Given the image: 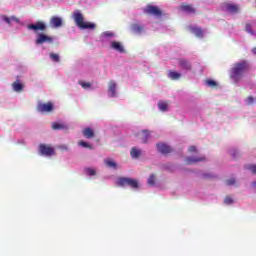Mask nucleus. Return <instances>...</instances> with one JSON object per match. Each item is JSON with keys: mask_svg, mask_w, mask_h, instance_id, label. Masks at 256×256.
<instances>
[{"mask_svg": "<svg viewBox=\"0 0 256 256\" xmlns=\"http://www.w3.org/2000/svg\"><path fill=\"white\" fill-rule=\"evenodd\" d=\"M253 103H256V98L253 96H248L246 99V105H253Z\"/></svg>", "mask_w": 256, "mask_h": 256, "instance_id": "7c9ffc66", "label": "nucleus"}, {"mask_svg": "<svg viewBox=\"0 0 256 256\" xmlns=\"http://www.w3.org/2000/svg\"><path fill=\"white\" fill-rule=\"evenodd\" d=\"M50 25L55 28H59L63 25V20L61 19V17L54 16L50 19Z\"/></svg>", "mask_w": 256, "mask_h": 256, "instance_id": "dca6fc26", "label": "nucleus"}, {"mask_svg": "<svg viewBox=\"0 0 256 256\" xmlns=\"http://www.w3.org/2000/svg\"><path fill=\"white\" fill-rule=\"evenodd\" d=\"M108 93L110 97H117V83L110 81L108 84Z\"/></svg>", "mask_w": 256, "mask_h": 256, "instance_id": "ddd939ff", "label": "nucleus"}, {"mask_svg": "<svg viewBox=\"0 0 256 256\" xmlns=\"http://www.w3.org/2000/svg\"><path fill=\"white\" fill-rule=\"evenodd\" d=\"M169 105L167 104V102H163V101H160L158 102V108L160 109V111H167Z\"/></svg>", "mask_w": 256, "mask_h": 256, "instance_id": "a878e982", "label": "nucleus"}, {"mask_svg": "<svg viewBox=\"0 0 256 256\" xmlns=\"http://www.w3.org/2000/svg\"><path fill=\"white\" fill-rule=\"evenodd\" d=\"M178 65L184 71H191V69H192L191 62H189L188 60H185V59H179Z\"/></svg>", "mask_w": 256, "mask_h": 256, "instance_id": "f8f14e48", "label": "nucleus"}, {"mask_svg": "<svg viewBox=\"0 0 256 256\" xmlns=\"http://www.w3.org/2000/svg\"><path fill=\"white\" fill-rule=\"evenodd\" d=\"M235 183H236L235 178L226 180V185H228V186L235 185Z\"/></svg>", "mask_w": 256, "mask_h": 256, "instance_id": "e433bc0d", "label": "nucleus"}, {"mask_svg": "<svg viewBox=\"0 0 256 256\" xmlns=\"http://www.w3.org/2000/svg\"><path fill=\"white\" fill-rule=\"evenodd\" d=\"M36 109L39 113H51L53 111V103H39Z\"/></svg>", "mask_w": 256, "mask_h": 256, "instance_id": "0eeeda50", "label": "nucleus"}, {"mask_svg": "<svg viewBox=\"0 0 256 256\" xmlns=\"http://www.w3.org/2000/svg\"><path fill=\"white\" fill-rule=\"evenodd\" d=\"M78 145L80 147H84L85 149H93V146L91 144H89L88 142H85V141L78 142Z\"/></svg>", "mask_w": 256, "mask_h": 256, "instance_id": "cd10ccee", "label": "nucleus"}, {"mask_svg": "<svg viewBox=\"0 0 256 256\" xmlns=\"http://www.w3.org/2000/svg\"><path fill=\"white\" fill-rule=\"evenodd\" d=\"M130 155L133 159H139V157H141V150L133 147L130 151Z\"/></svg>", "mask_w": 256, "mask_h": 256, "instance_id": "4be33fe9", "label": "nucleus"}, {"mask_svg": "<svg viewBox=\"0 0 256 256\" xmlns=\"http://www.w3.org/2000/svg\"><path fill=\"white\" fill-rule=\"evenodd\" d=\"M82 135L86 139H93V137H95V132L92 130L91 127H86L82 130Z\"/></svg>", "mask_w": 256, "mask_h": 256, "instance_id": "f3484780", "label": "nucleus"}, {"mask_svg": "<svg viewBox=\"0 0 256 256\" xmlns=\"http://www.w3.org/2000/svg\"><path fill=\"white\" fill-rule=\"evenodd\" d=\"M168 77L172 79V81H177V79H181V74L179 72H175L173 70L169 71Z\"/></svg>", "mask_w": 256, "mask_h": 256, "instance_id": "5701e85b", "label": "nucleus"}, {"mask_svg": "<svg viewBox=\"0 0 256 256\" xmlns=\"http://www.w3.org/2000/svg\"><path fill=\"white\" fill-rule=\"evenodd\" d=\"M140 141L141 143H147L149 141V137H151V134L148 132V130H143L140 134Z\"/></svg>", "mask_w": 256, "mask_h": 256, "instance_id": "412c9836", "label": "nucleus"}, {"mask_svg": "<svg viewBox=\"0 0 256 256\" xmlns=\"http://www.w3.org/2000/svg\"><path fill=\"white\" fill-rule=\"evenodd\" d=\"M104 163L105 165H107V167H110L111 169H117V163H115V161L111 159H106Z\"/></svg>", "mask_w": 256, "mask_h": 256, "instance_id": "b1692460", "label": "nucleus"}, {"mask_svg": "<svg viewBox=\"0 0 256 256\" xmlns=\"http://www.w3.org/2000/svg\"><path fill=\"white\" fill-rule=\"evenodd\" d=\"M79 85H81L83 89H90L91 87V83L89 82H79Z\"/></svg>", "mask_w": 256, "mask_h": 256, "instance_id": "f704fd0d", "label": "nucleus"}, {"mask_svg": "<svg viewBox=\"0 0 256 256\" xmlns=\"http://www.w3.org/2000/svg\"><path fill=\"white\" fill-rule=\"evenodd\" d=\"M245 169H247L248 171H251L253 175H256V164H247L245 166Z\"/></svg>", "mask_w": 256, "mask_h": 256, "instance_id": "bb28decb", "label": "nucleus"}, {"mask_svg": "<svg viewBox=\"0 0 256 256\" xmlns=\"http://www.w3.org/2000/svg\"><path fill=\"white\" fill-rule=\"evenodd\" d=\"M72 19H74L75 24L80 29H95L96 25L91 22H85V17H83V14L80 10H76L72 14Z\"/></svg>", "mask_w": 256, "mask_h": 256, "instance_id": "f03ea898", "label": "nucleus"}, {"mask_svg": "<svg viewBox=\"0 0 256 256\" xmlns=\"http://www.w3.org/2000/svg\"><path fill=\"white\" fill-rule=\"evenodd\" d=\"M156 147H157L159 153H162V155H167V154L173 152V149L170 148V146L165 143H158V144H156Z\"/></svg>", "mask_w": 256, "mask_h": 256, "instance_id": "9d476101", "label": "nucleus"}, {"mask_svg": "<svg viewBox=\"0 0 256 256\" xmlns=\"http://www.w3.org/2000/svg\"><path fill=\"white\" fill-rule=\"evenodd\" d=\"M85 173H86V175H89L90 177H93V175L96 174V171L93 168H86Z\"/></svg>", "mask_w": 256, "mask_h": 256, "instance_id": "2f4dec72", "label": "nucleus"}, {"mask_svg": "<svg viewBox=\"0 0 256 256\" xmlns=\"http://www.w3.org/2000/svg\"><path fill=\"white\" fill-rule=\"evenodd\" d=\"M180 11H183V13H188L189 15L195 14L197 10L193 7V4H188L183 2L180 7Z\"/></svg>", "mask_w": 256, "mask_h": 256, "instance_id": "6e6552de", "label": "nucleus"}, {"mask_svg": "<svg viewBox=\"0 0 256 256\" xmlns=\"http://www.w3.org/2000/svg\"><path fill=\"white\" fill-rule=\"evenodd\" d=\"M201 161H206L205 156L201 157H188L185 159L186 165H193V163H199Z\"/></svg>", "mask_w": 256, "mask_h": 256, "instance_id": "4468645a", "label": "nucleus"}, {"mask_svg": "<svg viewBox=\"0 0 256 256\" xmlns=\"http://www.w3.org/2000/svg\"><path fill=\"white\" fill-rule=\"evenodd\" d=\"M104 37H113V33L111 32H105Z\"/></svg>", "mask_w": 256, "mask_h": 256, "instance_id": "ea45409f", "label": "nucleus"}, {"mask_svg": "<svg viewBox=\"0 0 256 256\" xmlns=\"http://www.w3.org/2000/svg\"><path fill=\"white\" fill-rule=\"evenodd\" d=\"M249 69H250L249 62L245 60L241 62H237L231 70L230 77L234 81H239V79L243 77V74L249 71Z\"/></svg>", "mask_w": 256, "mask_h": 256, "instance_id": "f257e3e1", "label": "nucleus"}, {"mask_svg": "<svg viewBox=\"0 0 256 256\" xmlns=\"http://www.w3.org/2000/svg\"><path fill=\"white\" fill-rule=\"evenodd\" d=\"M148 185H155V174H151L148 178Z\"/></svg>", "mask_w": 256, "mask_h": 256, "instance_id": "473e14b6", "label": "nucleus"}, {"mask_svg": "<svg viewBox=\"0 0 256 256\" xmlns=\"http://www.w3.org/2000/svg\"><path fill=\"white\" fill-rule=\"evenodd\" d=\"M11 20H12V21H15L16 23H19V18L15 17V16H12V17H11Z\"/></svg>", "mask_w": 256, "mask_h": 256, "instance_id": "a19ab883", "label": "nucleus"}, {"mask_svg": "<svg viewBox=\"0 0 256 256\" xmlns=\"http://www.w3.org/2000/svg\"><path fill=\"white\" fill-rule=\"evenodd\" d=\"M252 187H254V189H256V181H254V182L252 183Z\"/></svg>", "mask_w": 256, "mask_h": 256, "instance_id": "79ce46f5", "label": "nucleus"}, {"mask_svg": "<svg viewBox=\"0 0 256 256\" xmlns=\"http://www.w3.org/2000/svg\"><path fill=\"white\" fill-rule=\"evenodd\" d=\"M39 153L44 155L45 157H51V155H55V149L50 145L40 144Z\"/></svg>", "mask_w": 256, "mask_h": 256, "instance_id": "423d86ee", "label": "nucleus"}, {"mask_svg": "<svg viewBox=\"0 0 256 256\" xmlns=\"http://www.w3.org/2000/svg\"><path fill=\"white\" fill-rule=\"evenodd\" d=\"M50 59H52V61H54L55 63H59V61H61L59 54L55 53L50 54Z\"/></svg>", "mask_w": 256, "mask_h": 256, "instance_id": "c756f323", "label": "nucleus"}, {"mask_svg": "<svg viewBox=\"0 0 256 256\" xmlns=\"http://www.w3.org/2000/svg\"><path fill=\"white\" fill-rule=\"evenodd\" d=\"M144 13H146V15H153L154 17H161V15H163V12L161 9H159V7L153 6L151 4L144 8Z\"/></svg>", "mask_w": 256, "mask_h": 256, "instance_id": "20e7f679", "label": "nucleus"}, {"mask_svg": "<svg viewBox=\"0 0 256 256\" xmlns=\"http://www.w3.org/2000/svg\"><path fill=\"white\" fill-rule=\"evenodd\" d=\"M23 84L21 83V80H16L14 83H12V89L16 93H21L23 91Z\"/></svg>", "mask_w": 256, "mask_h": 256, "instance_id": "a211bd4d", "label": "nucleus"}, {"mask_svg": "<svg viewBox=\"0 0 256 256\" xmlns=\"http://www.w3.org/2000/svg\"><path fill=\"white\" fill-rule=\"evenodd\" d=\"M236 155H237V152H234L233 157H236Z\"/></svg>", "mask_w": 256, "mask_h": 256, "instance_id": "c03bdc74", "label": "nucleus"}, {"mask_svg": "<svg viewBox=\"0 0 256 256\" xmlns=\"http://www.w3.org/2000/svg\"><path fill=\"white\" fill-rule=\"evenodd\" d=\"M27 29L30 31H45L47 29V25L45 23L38 21L36 24H30L27 26Z\"/></svg>", "mask_w": 256, "mask_h": 256, "instance_id": "1a4fd4ad", "label": "nucleus"}, {"mask_svg": "<svg viewBox=\"0 0 256 256\" xmlns=\"http://www.w3.org/2000/svg\"><path fill=\"white\" fill-rule=\"evenodd\" d=\"M226 7V11H228V13H239V6L237 4H225Z\"/></svg>", "mask_w": 256, "mask_h": 256, "instance_id": "6ab92c4d", "label": "nucleus"}, {"mask_svg": "<svg viewBox=\"0 0 256 256\" xmlns=\"http://www.w3.org/2000/svg\"><path fill=\"white\" fill-rule=\"evenodd\" d=\"M206 85H208V87H217V83L211 79L206 80Z\"/></svg>", "mask_w": 256, "mask_h": 256, "instance_id": "72a5a7b5", "label": "nucleus"}, {"mask_svg": "<svg viewBox=\"0 0 256 256\" xmlns=\"http://www.w3.org/2000/svg\"><path fill=\"white\" fill-rule=\"evenodd\" d=\"M245 32L249 33L250 35H255V32L253 31V28L251 27V24L247 23L245 25Z\"/></svg>", "mask_w": 256, "mask_h": 256, "instance_id": "c85d7f7f", "label": "nucleus"}, {"mask_svg": "<svg viewBox=\"0 0 256 256\" xmlns=\"http://www.w3.org/2000/svg\"><path fill=\"white\" fill-rule=\"evenodd\" d=\"M111 49L114 51H118V53H125V47H123V44L118 41H113L110 44Z\"/></svg>", "mask_w": 256, "mask_h": 256, "instance_id": "9b49d317", "label": "nucleus"}, {"mask_svg": "<svg viewBox=\"0 0 256 256\" xmlns=\"http://www.w3.org/2000/svg\"><path fill=\"white\" fill-rule=\"evenodd\" d=\"M117 185L119 187H131L132 189L139 188V182L133 178L120 177L118 178Z\"/></svg>", "mask_w": 256, "mask_h": 256, "instance_id": "7ed1b4c3", "label": "nucleus"}, {"mask_svg": "<svg viewBox=\"0 0 256 256\" xmlns=\"http://www.w3.org/2000/svg\"><path fill=\"white\" fill-rule=\"evenodd\" d=\"M55 40V38H53L52 36L46 35L44 33H39L37 35V38L35 40L36 45H43V43H53V41Z\"/></svg>", "mask_w": 256, "mask_h": 256, "instance_id": "39448f33", "label": "nucleus"}, {"mask_svg": "<svg viewBox=\"0 0 256 256\" xmlns=\"http://www.w3.org/2000/svg\"><path fill=\"white\" fill-rule=\"evenodd\" d=\"M52 129H54V131H59L60 129H67V126L55 122L52 124Z\"/></svg>", "mask_w": 256, "mask_h": 256, "instance_id": "393cba45", "label": "nucleus"}, {"mask_svg": "<svg viewBox=\"0 0 256 256\" xmlns=\"http://www.w3.org/2000/svg\"><path fill=\"white\" fill-rule=\"evenodd\" d=\"M190 31H191V33H193L199 39H203V35H204L203 29H201L199 27H191Z\"/></svg>", "mask_w": 256, "mask_h": 256, "instance_id": "aec40b11", "label": "nucleus"}, {"mask_svg": "<svg viewBox=\"0 0 256 256\" xmlns=\"http://www.w3.org/2000/svg\"><path fill=\"white\" fill-rule=\"evenodd\" d=\"M252 53H253L254 55H256V48H253V49H252Z\"/></svg>", "mask_w": 256, "mask_h": 256, "instance_id": "37998d69", "label": "nucleus"}, {"mask_svg": "<svg viewBox=\"0 0 256 256\" xmlns=\"http://www.w3.org/2000/svg\"><path fill=\"white\" fill-rule=\"evenodd\" d=\"M131 29H132L133 33H135L136 35H141V33H143L145 27H143V25L136 22L131 25Z\"/></svg>", "mask_w": 256, "mask_h": 256, "instance_id": "2eb2a0df", "label": "nucleus"}, {"mask_svg": "<svg viewBox=\"0 0 256 256\" xmlns=\"http://www.w3.org/2000/svg\"><path fill=\"white\" fill-rule=\"evenodd\" d=\"M188 151H189L190 153H195V152H197V147H195V146H190L189 149H188Z\"/></svg>", "mask_w": 256, "mask_h": 256, "instance_id": "58836bf2", "label": "nucleus"}, {"mask_svg": "<svg viewBox=\"0 0 256 256\" xmlns=\"http://www.w3.org/2000/svg\"><path fill=\"white\" fill-rule=\"evenodd\" d=\"M224 203H225V205L233 204V198H231V196H226L224 199Z\"/></svg>", "mask_w": 256, "mask_h": 256, "instance_id": "c9c22d12", "label": "nucleus"}, {"mask_svg": "<svg viewBox=\"0 0 256 256\" xmlns=\"http://www.w3.org/2000/svg\"><path fill=\"white\" fill-rule=\"evenodd\" d=\"M2 19H3V21H5V23H7L8 25H11V21H12L11 17L9 18V17L3 15Z\"/></svg>", "mask_w": 256, "mask_h": 256, "instance_id": "4c0bfd02", "label": "nucleus"}]
</instances>
